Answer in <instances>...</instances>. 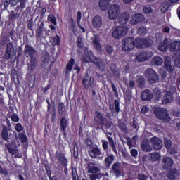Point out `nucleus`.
Masks as SVG:
<instances>
[{
    "mask_svg": "<svg viewBox=\"0 0 180 180\" xmlns=\"http://www.w3.org/2000/svg\"><path fill=\"white\" fill-rule=\"evenodd\" d=\"M122 50L130 51L135 47L134 37L124 38L122 41Z\"/></svg>",
    "mask_w": 180,
    "mask_h": 180,
    "instance_id": "obj_9",
    "label": "nucleus"
},
{
    "mask_svg": "<svg viewBox=\"0 0 180 180\" xmlns=\"http://www.w3.org/2000/svg\"><path fill=\"white\" fill-rule=\"evenodd\" d=\"M118 127L120 129V130H122V131H124V133H129V129H127V127L124 125V123L120 122L118 124Z\"/></svg>",
    "mask_w": 180,
    "mask_h": 180,
    "instance_id": "obj_48",
    "label": "nucleus"
},
{
    "mask_svg": "<svg viewBox=\"0 0 180 180\" xmlns=\"http://www.w3.org/2000/svg\"><path fill=\"white\" fill-rule=\"evenodd\" d=\"M1 139L4 141L11 143V144H16V140H18V134L13 131H8V127L3 126L1 130Z\"/></svg>",
    "mask_w": 180,
    "mask_h": 180,
    "instance_id": "obj_2",
    "label": "nucleus"
},
{
    "mask_svg": "<svg viewBox=\"0 0 180 180\" xmlns=\"http://www.w3.org/2000/svg\"><path fill=\"white\" fill-rule=\"evenodd\" d=\"M77 44L79 49H82V47H84V42L82 38L79 37L77 39Z\"/></svg>",
    "mask_w": 180,
    "mask_h": 180,
    "instance_id": "obj_56",
    "label": "nucleus"
},
{
    "mask_svg": "<svg viewBox=\"0 0 180 180\" xmlns=\"http://www.w3.org/2000/svg\"><path fill=\"white\" fill-rule=\"evenodd\" d=\"M169 6H171V3H169V1H163L160 6L162 13H166L168 11V9H169Z\"/></svg>",
    "mask_w": 180,
    "mask_h": 180,
    "instance_id": "obj_29",
    "label": "nucleus"
},
{
    "mask_svg": "<svg viewBox=\"0 0 180 180\" xmlns=\"http://www.w3.org/2000/svg\"><path fill=\"white\" fill-rule=\"evenodd\" d=\"M141 148L143 151H145V153H150V151H153V148L151 147V145H150L149 142L146 141L142 142Z\"/></svg>",
    "mask_w": 180,
    "mask_h": 180,
    "instance_id": "obj_28",
    "label": "nucleus"
},
{
    "mask_svg": "<svg viewBox=\"0 0 180 180\" xmlns=\"http://www.w3.org/2000/svg\"><path fill=\"white\" fill-rule=\"evenodd\" d=\"M150 143L154 150H155V151H158V150H161V148H162V141H161V139H160L159 138H151Z\"/></svg>",
    "mask_w": 180,
    "mask_h": 180,
    "instance_id": "obj_16",
    "label": "nucleus"
},
{
    "mask_svg": "<svg viewBox=\"0 0 180 180\" xmlns=\"http://www.w3.org/2000/svg\"><path fill=\"white\" fill-rule=\"evenodd\" d=\"M114 105L115 106V111L117 112V113H119L120 110V108H119V101L115 100Z\"/></svg>",
    "mask_w": 180,
    "mask_h": 180,
    "instance_id": "obj_62",
    "label": "nucleus"
},
{
    "mask_svg": "<svg viewBox=\"0 0 180 180\" xmlns=\"http://www.w3.org/2000/svg\"><path fill=\"white\" fill-rule=\"evenodd\" d=\"M44 32H46V28H44V22L41 21L39 22L38 27L36 30L37 39H40L41 38V36H43V33H44Z\"/></svg>",
    "mask_w": 180,
    "mask_h": 180,
    "instance_id": "obj_19",
    "label": "nucleus"
},
{
    "mask_svg": "<svg viewBox=\"0 0 180 180\" xmlns=\"http://www.w3.org/2000/svg\"><path fill=\"white\" fill-rule=\"evenodd\" d=\"M157 98L161 99L162 103L164 104L169 103L174 101V96L168 91V90H164L162 92L158 90L156 93Z\"/></svg>",
    "mask_w": 180,
    "mask_h": 180,
    "instance_id": "obj_3",
    "label": "nucleus"
},
{
    "mask_svg": "<svg viewBox=\"0 0 180 180\" xmlns=\"http://www.w3.org/2000/svg\"><path fill=\"white\" fill-rule=\"evenodd\" d=\"M48 20L49 22H51V23H53V25H54L55 26L57 25V20H56V16H54V15L53 14L49 15Z\"/></svg>",
    "mask_w": 180,
    "mask_h": 180,
    "instance_id": "obj_47",
    "label": "nucleus"
},
{
    "mask_svg": "<svg viewBox=\"0 0 180 180\" xmlns=\"http://www.w3.org/2000/svg\"><path fill=\"white\" fill-rule=\"evenodd\" d=\"M145 75L146 78H148V82L150 84H155V82H158V75H157V72H155L152 68L146 70Z\"/></svg>",
    "mask_w": 180,
    "mask_h": 180,
    "instance_id": "obj_10",
    "label": "nucleus"
},
{
    "mask_svg": "<svg viewBox=\"0 0 180 180\" xmlns=\"http://www.w3.org/2000/svg\"><path fill=\"white\" fill-rule=\"evenodd\" d=\"M26 4H27V0H20L19 7L21 8V9H25V8H26Z\"/></svg>",
    "mask_w": 180,
    "mask_h": 180,
    "instance_id": "obj_58",
    "label": "nucleus"
},
{
    "mask_svg": "<svg viewBox=\"0 0 180 180\" xmlns=\"http://www.w3.org/2000/svg\"><path fill=\"white\" fill-rule=\"evenodd\" d=\"M11 120L15 122H19V117L18 116V115L14 114L11 115Z\"/></svg>",
    "mask_w": 180,
    "mask_h": 180,
    "instance_id": "obj_64",
    "label": "nucleus"
},
{
    "mask_svg": "<svg viewBox=\"0 0 180 180\" xmlns=\"http://www.w3.org/2000/svg\"><path fill=\"white\" fill-rule=\"evenodd\" d=\"M89 154L91 158H98L100 155H102L101 149L98 147L92 148L91 150H89Z\"/></svg>",
    "mask_w": 180,
    "mask_h": 180,
    "instance_id": "obj_25",
    "label": "nucleus"
},
{
    "mask_svg": "<svg viewBox=\"0 0 180 180\" xmlns=\"http://www.w3.org/2000/svg\"><path fill=\"white\" fill-rule=\"evenodd\" d=\"M12 6V1L11 0H5L4 2V9L6 11L8 9V6Z\"/></svg>",
    "mask_w": 180,
    "mask_h": 180,
    "instance_id": "obj_54",
    "label": "nucleus"
},
{
    "mask_svg": "<svg viewBox=\"0 0 180 180\" xmlns=\"http://www.w3.org/2000/svg\"><path fill=\"white\" fill-rule=\"evenodd\" d=\"M8 43V37L2 36L0 39V46H5Z\"/></svg>",
    "mask_w": 180,
    "mask_h": 180,
    "instance_id": "obj_52",
    "label": "nucleus"
},
{
    "mask_svg": "<svg viewBox=\"0 0 180 180\" xmlns=\"http://www.w3.org/2000/svg\"><path fill=\"white\" fill-rule=\"evenodd\" d=\"M112 0H100L99 1V6L101 11H106L108 9V6H109V2Z\"/></svg>",
    "mask_w": 180,
    "mask_h": 180,
    "instance_id": "obj_34",
    "label": "nucleus"
},
{
    "mask_svg": "<svg viewBox=\"0 0 180 180\" xmlns=\"http://www.w3.org/2000/svg\"><path fill=\"white\" fill-rule=\"evenodd\" d=\"M12 49H13V44L12 42H8L6 44V53L4 55V58L8 60L11 58V53H12Z\"/></svg>",
    "mask_w": 180,
    "mask_h": 180,
    "instance_id": "obj_24",
    "label": "nucleus"
},
{
    "mask_svg": "<svg viewBox=\"0 0 180 180\" xmlns=\"http://www.w3.org/2000/svg\"><path fill=\"white\" fill-rule=\"evenodd\" d=\"M144 39L139 38L134 39L135 47H143Z\"/></svg>",
    "mask_w": 180,
    "mask_h": 180,
    "instance_id": "obj_41",
    "label": "nucleus"
},
{
    "mask_svg": "<svg viewBox=\"0 0 180 180\" xmlns=\"http://www.w3.org/2000/svg\"><path fill=\"white\" fill-rule=\"evenodd\" d=\"M174 65H175V67H177V68H180V56H177V57L175 58V60H174Z\"/></svg>",
    "mask_w": 180,
    "mask_h": 180,
    "instance_id": "obj_60",
    "label": "nucleus"
},
{
    "mask_svg": "<svg viewBox=\"0 0 180 180\" xmlns=\"http://www.w3.org/2000/svg\"><path fill=\"white\" fill-rule=\"evenodd\" d=\"M165 68L167 71H174V66L171 65V58L169 57H165Z\"/></svg>",
    "mask_w": 180,
    "mask_h": 180,
    "instance_id": "obj_31",
    "label": "nucleus"
},
{
    "mask_svg": "<svg viewBox=\"0 0 180 180\" xmlns=\"http://www.w3.org/2000/svg\"><path fill=\"white\" fill-rule=\"evenodd\" d=\"M144 20H146V18H144V15L141 13H136L131 18L133 25H138V23H141V22H144Z\"/></svg>",
    "mask_w": 180,
    "mask_h": 180,
    "instance_id": "obj_20",
    "label": "nucleus"
},
{
    "mask_svg": "<svg viewBox=\"0 0 180 180\" xmlns=\"http://www.w3.org/2000/svg\"><path fill=\"white\" fill-rule=\"evenodd\" d=\"M55 157L58 162H61L62 165L67 167L68 165V160L65 158V155L60 151H56Z\"/></svg>",
    "mask_w": 180,
    "mask_h": 180,
    "instance_id": "obj_15",
    "label": "nucleus"
},
{
    "mask_svg": "<svg viewBox=\"0 0 180 180\" xmlns=\"http://www.w3.org/2000/svg\"><path fill=\"white\" fill-rule=\"evenodd\" d=\"M138 86L139 88H144L146 86V80L143 77H139L137 79Z\"/></svg>",
    "mask_w": 180,
    "mask_h": 180,
    "instance_id": "obj_44",
    "label": "nucleus"
},
{
    "mask_svg": "<svg viewBox=\"0 0 180 180\" xmlns=\"http://www.w3.org/2000/svg\"><path fill=\"white\" fill-rule=\"evenodd\" d=\"M147 33V28L144 27H140L138 30V34L141 36H143V34H146Z\"/></svg>",
    "mask_w": 180,
    "mask_h": 180,
    "instance_id": "obj_53",
    "label": "nucleus"
},
{
    "mask_svg": "<svg viewBox=\"0 0 180 180\" xmlns=\"http://www.w3.org/2000/svg\"><path fill=\"white\" fill-rule=\"evenodd\" d=\"M153 41L151 39H143V49H147L153 46Z\"/></svg>",
    "mask_w": 180,
    "mask_h": 180,
    "instance_id": "obj_43",
    "label": "nucleus"
},
{
    "mask_svg": "<svg viewBox=\"0 0 180 180\" xmlns=\"http://www.w3.org/2000/svg\"><path fill=\"white\" fill-rule=\"evenodd\" d=\"M127 33V28L124 26L117 27L112 31V37L114 39H120L124 37Z\"/></svg>",
    "mask_w": 180,
    "mask_h": 180,
    "instance_id": "obj_11",
    "label": "nucleus"
},
{
    "mask_svg": "<svg viewBox=\"0 0 180 180\" xmlns=\"http://www.w3.org/2000/svg\"><path fill=\"white\" fill-rule=\"evenodd\" d=\"M68 122H67V119H65V117H63L60 120V130L62 131H65V130L67 129V125H68Z\"/></svg>",
    "mask_w": 180,
    "mask_h": 180,
    "instance_id": "obj_40",
    "label": "nucleus"
},
{
    "mask_svg": "<svg viewBox=\"0 0 180 180\" xmlns=\"http://www.w3.org/2000/svg\"><path fill=\"white\" fill-rule=\"evenodd\" d=\"M125 101H131V93L129 91L125 93Z\"/></svg>",
    "mask_w": 180,
    "mask_h": 180,
    "instance_id": "obj_59",
    "label": "nucleus"
},
{
    "mask_svg": "<svg viewBox=\"0 0 180 180\" xmlns=\"http://www.w3.org/2000/svg\"><path fill=\"white\" fill-rule=\"evenodd\" d=\"M164 60L160 56L154 57L151 59L150 64L152 65H162Z\"/></svg>",
    "mask_w": 180,
    "mask_h": 180,
    "instance_id": "obj_32",
    "label": "nucleus"
},
{
    "mask_svg": "<svg viewBox=\"0 0 180 180\" xmlns=\"http://www.w3.org/2000/svg\"><path fill=\"white\" fill-rule=\"evenodd\" d=\"M143 12L144 13H147L148 15H150L153 12L151 10V8L150 6L143 8Z\"/></svg>",
    "mask_w": 180,
    "mask_h": 180,
    "instance_id": "obj_63",
    "label": "nucleus"
},
{
    "mask_svg": "<svg viewBox=\"0 0 180 180\" xmlns=\"http://www.w3.org/2000/svg\"><path fill=\"white\" fill-rule=\"evenodd\" d=\"M178 169H172L168 172L167 174V177L170 179V180H174L175 179L176 175H178Z\"/></svg>",
    "mask_w": 180,
    "mask_h": 180,
    "instance_id": "obj_30",
    "label": "nucleus"
},
{
    "mask_svg": "<svg viewBox=\"0 0 180 180\" xmlns=\"http://www.w3.org/2000/svg\"><path fill=\"white\" fill-rule=\"evenodd\" d=\"M107 140H102L101 143H102V147L104 150V151H108V144L109 146H110L112 150L115 153L117 154V150H116V145L115 144V141L113 140V138L109 136V135H107Z\"/></svg>",
    "mask_w": 180,
    "mask_h": 180,
    "instance_id": "obj_8",
    "label": "nucleus"
},
{
    "mask_svg": "<svg viewBox=\"0 0 180 180\" xmlns=\"http://www.w3.org/2000/svg\"><path fill=\"white\" fill-rule=\"evenodd\" d=\"M83 60H84V63H89V61L91 62L92 56L91 58V55L89 54L88 48H85L84 49Z\"/></svg>",
    "mask_w": 180,
    "mask_h": 180,
    "instance_id": "obj_35",
    "label": "nucleus"
},
{
    "mask_svg": "<svg viewBox=\"0 0 180 180\" xmlns=\"http://www.w3.org/2000/svg\"><path fill=\"white\" fill-rule=\"evenodd\" d=\"M141 98L142 101H151L153 99V93L146 89L141 93Z\"/></svg>",
    "mask_w": 180,
    "mask_h": 180,
    "instance_id": "obj_23",
    "label": "nucleus"
},
{
    "mask_svg": "<svg viewBox=\"0 0 180 180\" xmlns=\"http://www.w3.org/2000/svg\"><path fill=\"white\" fill-rule=\"evenodd\" d=\"M136 58L139 63H143V61H147V60L151 58V53L148 51L142 52L139 55H136Z\"/></svg>",
    "mask_w": 180,
    "mask_h": 180,
    "instance_id": "obj_17",
    "label": "nucleus"
},
{
    "mask_svg": "<svg viewBox=\"0 0 180 180\" xmlns=\"http://www.w3.org/2000/svg\"><path fill=\"white\" fill-rule=\"evenodd\" d=\"M154 114L158 119L162 120V122H165V123H168V122H170L171 120V117L168 115V111L165 109L156 108L154 110Z\"/></svg>",
    "mask_w": 180,
    "mask_h": 180,
    "instance_id": "obj_5",
    "label": "nucleus"
},
{
    "mask_svg": "<svg viewBox=\"0 0 180 180\" xmlns=\"http://www.w3.org/2000/svg\"><path fill=\"white\" fill-rule=\"evenodd\" d=\"M120 5L115 4L112 5L108 9V18L110 20H115L117 19L119 15H120Z\"/></svg>",
    "mask_w": 180,
    "mask_h": 180,
    "instance_id": "obj_6",
    "label": "nucleus"
},
{
    "mask_svg": "<svg viewBox=\"0 0 180 180\" xmlns=\"http://www.w3.org/2000/svg\"><path fill=\"white\" fill-rule=\"evenodd\" d=\"M91 63H93L94 65H96L97 68H98L101 72H103V71L106 70V64L105 62L96 56H92Z\"/></svg>",
    "mask_w": 180,
    "mask_h": 180,
    "instance_id": "obj_12",
    "label": "nucleus"
},
{
    "mask_svg": "<svg viewBox=\"0 0 180 180\" xmlns=\"http://www.w3.org/2000/svg\"><path fill=\"white\" fill-rule=\"evenodd\" d=\"M115 161V155H110L109 156L106 157L104 160V164L106 168H109L113 162Z\"/></svg>",
    "mask_w": 180,
    "mask_h": 180,
    "instance_id": "obj_27",
    "label": "nucleus"
},
{
    "mask_svg": "<svg viewBox=\"0 0 180 180\" xmlns=\"http://www.w3.org/2000/svg\"><path fill=\"white\" fill-rule=\"evenodd\" d=\"M105 51H106L107 54H112V53H113V47H112L110 46H106Z\"/></svg>",
    "mask_w": 180,
    "mask_h": 180,
    "instance_id": "obj_61",
    "label": "nucleus"
},
{
    "mask_svg": "<svg viewBox=\"0 0 180 180\" xmlns=\"http://www.w3.org/2000/svg\"><path fill=\"white\" fill-rule=\"evenodd\" d=\"M130 19V14L127 12H124L120 14L118 18V23L120 25H127Z\"/></svg>",
    "mask_w": 180,
    "mask_h": 180,
    "instance_id": "obj_18",
    "label": "nucleus"
},
{
    "mask_svg": "<svg viewBox=\"0 0 180 180\" xmlns=\"http://www.w3.org/2000/svg\"><path fill=\"white\" fill-rule=\"evenodd\" d=\"M174 123H175L176 127H177V129H180V121H179V120H174L172 121V122L170 123V126L172 127H175V125L174 124Z\"/></svg>",
    "mask_w": 180,
    "mask_h": 180,
    "instance_id": "obj_51",
    "label": "nucleus"
},
{
    "mask_svg": "<svg viewBox=\"0 0 180 180\" xmlns=\"http://www.w3.org/2000/svg\"><path fill=\"white\" fill-rule=\"evenodd\" d=\"M42 60V67L46 68V67L49 66V63H50V55L49 53H46L41 58Z\"/></svg>",
    "mask_w": 180,
    "mask_h": 180,
    "instance_id": "obj_36",
    "label": "nucleus"
},
{
    "mask_svg": "<svg viewBox=\"0 0 180 180\" xmlns=\"http://www.w3.org/2000/svg\"><path fill=\"white\" fill-rule=\"evenodd\" d=\"M110 174H113L115 178L122 176V174H123V165H122V163L115 162L112 164Z\"/></svg>",
    "mask_w": 180,
    "mask_h": 180,
    "instance_id": "obj_7",
    "label": "nucleus"
},
{
    "mask_svg": "<svg viewBox=\"0 0 180 180\" xmlns=\"http://www.w3.org/2000/svg\"><path fill=\"white\" fill-rule=\"evenodd\" d=\"M64 106V103H60L58 105V112L59 114L61 115H63V114L64 113V110H65V108Z\"/></svg>",
    "mask_w": 180,
    "mask_h": 180,
    "instance_id": "obj_50",
    "label": "nucleus"
},
{
    "mask_svg": "<svg viewBox=\"0 0 180 180\" xmlns=\"http://www.w3.org/2000/svg\"><path fill=\"white\" fill-rule=\"evenodd\" d=\"M162 168L165 171H168L172 168L174 165V160L169 157H166L162 159Z\"/></svg>",
    "mask_w": 180,
    "mask_h": 180,
    "instance_id": "obj_14",
    "label": "nucleus"
},
{
    "mask_svg": "<svg viewBox=\"0 0 180 180\" xmlns=\"http://www.w3.org/2000/svg\"><path fill=\"white\" fill-rule=\"evenodd\" d=\"M148 160L150 162H155V161H160L161 160V155L158 152H153L148 154Z\"/></svg>",
    "mask_w": 180,
    "mask_h": 180,
    "instance_id": "obj_21",
    "label": "nucleus"
},
{
    "mask_svg": "<svg viewBox=\"0 0 180 180\" xmlns=\"http://www.w3.org/2000/svg\"><path fill=\"white\" fill-rule=\"evenodd\" d=\"M18 137L22 143H26L27 141V136H26V134L25 132L20 133L18 134Z\"/></svg>",
    "mask_w": 180,
    "mask_h": 180,
    "instance_id": "obj_49",
    "label": "nucleus"
},
{
    "mask_svg": "<svg viewBox=\"0 0 180 180\" xmlns=\"http://www.w3.org/2000/svg\"><path fill=\"white\" fill-rule=\"evenodd\" d=\"M36 54H37V51L31 46L29 44H26L24 49V56L25 57L31 58L32 57H36Z\"/></svg>",
    "mask_w": 180,
    "mask_h": 180,
    "instance_id": "obj_13",
    "label": "nucleus"
},
{
    "mask_svg": "<svg viewBox=\"0 0 180 180\" xmlns=\"http://www.w3.org/2000/svg\"><path fill=\"white\" fill-rule=\"evenodd\" d=\"M170 51H179L180 41L173 42L169 44Z\"/></svg>",
    "mask_w": 180,
    "mask_h": 180,
    "instance_id": "obj_37",
    "label": "nucleus"
},
{
    "mask_svg": "<svg viewBox=\"0 0 180 180\" xmlns=\"http://www.w3.org/2000/svg\"><path fill=\"white\" fill-rule=\"evenodd\" d=\"M82 84L86 89H94L96 88V84H95V78L91 75H89L88 72L85 73L83 79Z\"/></svg>",
    "mask_w": 180,
    "mask_h": 180,
    "instance_id": "obj_4",
    "label": "nucleus"
},
{
    "mask_svg": "<svg viewBox=\"0 0 180 180\" xmlns=\"http://www.w3.org/2000/svg\"><path fill=\"white\" fill-rule=\"evenodd\" d=\"M87 169H88V173L89 174H97V172H99L101 169L96 166H95V163L90 162L87 164Z\"/></svg>",
    "mask_w": 180,
    "mask_h": 180,
    "instance_id": "obj_22",
    "label": "nucleus"
},
{
    "mask_svg": "<svg viewBox=\"0 0 180 180\" xmlns=\"http://www.w3.org/2000/svg\"><path fill=\"white\" fill-rule=\"evenodd\" d=\"M94 120L96 122L97 125H95L94 127L96 130H99V126H101V129L105 134H109L112 136V133L110 132V127H112V122L105 117H103L102 114L99 112H96V115L94 116Z\"/></svg>",
    "mask_w": 180,
    "mask_h": 180,
    "instance_id": "obj_1",
    "label": "nucleus"
},
{
    "mask_svg": "<svg viewBox=\"0 0 180 180\" xmlns=\"http://www.w3.org/2000/svg\"><path fill=\"white\" fill-rule=\"evenodd\" d=\"M92 44L96 50H101V44H99V39H98V38L95 37L92 41Z\"/></svg>",
    "mask_w": 180,
    "mask_h": 180,
    "instance_id": "obj_45",
    "label": "nucleus"
},
{
    "mask_svg": "<svg viewBox=\"0 0 180 180\" xmlns=\"http://www.w3.org/2000/svg\"><path fill=\"white\" fill-rule=\"evenodd\" d=\"M81 18H82L81 11H78L77 17V26L81 29L82 32H85V28L81 26V24L79 23V22H81Z\"/></svg>",
    "mask_w": 180,
    "mask_h": 180,
    "instance_id": "obj_42",
    "label": "nucleus"
},
{
    "mask_svg": "<svg viewBox=\"0 0 180 180\" xmlns=\"http://www.w3.org/2000/svg\"><path fill=\"white\" fill-rule=\"evenodd\" d=\"M94 27L99 28L102 26V18L99 15H96L92 20Z\"/></svg>",
    "mask_w": 180,
    "mask_h": 180,
    "instance_id": "obj_26",
    "label": "nucleus"
},
{
    "mask_svg": "<svg viewBox=\"0 0 180 180\" xmlns=\"http://www.w3.org/2000/svg\"><path fill=\"white\" fill-rule=\"evenodd\" d=\"M164 144H165V147L167 148V150H169L171 148V147H172V141H171L168 139H165Z\"/></svg>",
    "mask_w": 180,
    "mask_h": 180,
    "instance_id": "obj_46",
    "label": "nucleus"
},
{
    "mask_svg": "<svg viewBox=\"0 0 180 180\" xmlns=\"http://www.w3.org/2000/svg\"><path fill=\"white\" fill-rule=\"evenodd\" d=\"M18 18L19 15L18 14V13L8 15V19H10V20H16V19H18Z\"/></svg>",
    "mask_w": 180,
    "mask_h": 180,
    "instance_id": "obj_55",
    "label": "nucleus"
},
{
    "mask_svg": "<svg viewBox=\"0 0 180 180\" xmlns=\"http://www.w3.org/2000/svg\"><path fill=\"white\" fill-rule=\"evenodd\" d=\"M75 60L74 58H71L68 63L66 65V70H65V74H69L70 71H71V70H72V66L75 64Z\"/></svg>",
    "mask_w": 180,
    "mask_h": 180,
    "instance_id": "obj_39",
    "label": "nucleus"
},
{
    "mask_svg": "<svg viewBox=\"0 0 180 180\" xmlns=\"http://www.w3.org/2000/svg\"><path fill=\"white\" fill-rule=\"evenodd\" d=\"M110 70L112 71L115 78H119V77H120V70H119V68H116V66L115 65L111 66Z\"/></svg>",
    "mask_w": 180,
    "mask_h": 180,
    "instance_id": "obj_38",
    "label": "nucleus"
},
{
    "mask_svg": "<svg viewBox=\"0 0 180 180\" xmlns=\"http://www.w3.org/2000/svg\"><path fill=\"white\" fill-rule=\"evenodd\" d=\"M22 129H23V127H22L21 123H17L15 126V129L18 133H20L22 131Z\"/></svg>",
    "mask_w": 180,
    "mask_h": 180,
    "instance_id": "obj_57",
    "label": "nucleus"
},
{
    "mask_svg": "<svg viewBox=\"0 0 180 180\" xmlns=\"http://www.w3.org/2000/svg\"><path fill=\"white\" fill-rule=\"evenodd\" d=\"M37 58L36 56H33L30 58V71H34L36 67H37Z\"/></svg>",
    "mask_w": 180,
    "mask_h": 180,
    "instance_id": "obj_33",
    "label": "nucleus"
}]
</instances>
